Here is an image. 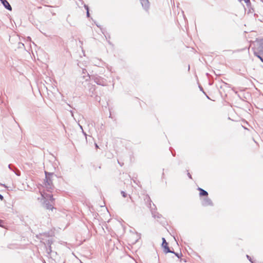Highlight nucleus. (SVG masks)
Listing matches in <instances>:
<instances>
[{"label":"nucleus","mask_w":263,"mask_h":263,"mask_svg":"<svg viewBox=\"0 0 263 263\" xmlns=\"http://www.w3.org/2000/svg\"><path fill=\"white\" fill-rule=\"evenodd\" d=\"M0 199H1V200H3V196H2L1 195H0Z\"/></svg>","instance_id":"f8f14e48"},{"label":"nucleus","mask_w":263,"mask_h":263,"mask_svg":"<svg viewBox=\"0 0 263 263\" xmlns=\"http://www.w3.org/2000/svg\"><path fill=\"white\" fill-rule=\"evenodd\" d=\"M96 148H98L99 147L98 145H97V144H96Z\"/></svg>","instance_id":"ddd939ff"},{"label":"nucleus","mask_w":263,"mask_h":263,"mask_svg":"<svg viewBox=\"0 0 263 263\" xmlns=\"http://www.w3.org/2000/svg\"><path fill=\"white\" fill-rule=\"evenodd\" d=\"M122 195H123V196L124 197H125L126 196V194H125V192H122Z\"/></svg>","instance_id":"9d476101"},{"label":"nucleus","mask_w":263,"mask_h":263,"mask_svg":"<svg viewBox=\"0 0 263 263\" xmlns=\"http://www.w3.org/2000/svg\"><path fill=\"white\" fill-rule=\"evenodd\" d=\"M46 180L45 181V189L41 192L42 196L43 198L44 202L45 204L46 208L48 210H52L54 199L53 198L52 190L53 189V185L52 180L48 178L46 176Z\"/></svg>","instance_id":"f257e3e1"},{"label":"nucleus","mask_w":263,"mask_h":263,"mask_svg":"<svg viewBox=\"0 0 263 263\" xmlns=\"http://www.w3.org/2000/svg\"><path fill=\"white\" fill-rule=\"evenodd\" d=\"M162 240H163V242H162V248L163 249L164 252L165 253H168V252L173 253V252L170 251V249L168 248V243L166 241L165 238H162Z\"/></svg>","instance_id":"7ed1b4c3"},{"label":"nucleus","mask_w":263,"mask_h":263,"mask_svg":"<svg viewBox=\"0 0 263 263\" xmlns=\"http://www.w3.org/2000/svg\"><path fill=\"white\" fill-rule=\"evenodd\" d=\"M4 223L3 220L0 219V226L2 227V224Z\"/></svg>","instance_id":"9b49d317"},{"label":"nucleus","mask_w":263,"mask_h":263,"mask_svg":"<svg viewBox=\"0 0 263 263\" xmlns=\"http://www.w3.org/2000/svg\"><path fill=\"white\" fill-rule=\"evenodd\" d=\"M143 7H147L148 5V0H140Z\"/></svg>","instance_id":"6e6552de"},{"label":"nucleus","mask_w":263,"mask_h":263,"mask_svg":"<svg viewBox=\"0 0 263 263\" xmlns=\"http://www.w3.org/2000/svg\"><path fill=\"white\" fill-rule=\"evenodd\" d=\"M143 200L145 201V204L148 206H151V200L150 197L148 195H144L143 197Z\"/></svg>","instance_id":"0eeeda50"},{"label":"nucleus","mask_w":263,"mask_h":263,"mask_svg":"<svg viewBox=\"0 0 263 263\" xmlns=\"http://www.w3.org/2000/svg\"><path fill=\"white\" fill-rule=\"evenodd\" d=\"M5 7L9 10H11L12 8L7 0H1Z\"/></svg>","instance_id":"423d86ee"},{"label":"nucleus","mask_w":263,"mask_h":263,"mask_svg":"<svg viewBox=\"0 0 263 263\" xmlns=\"http://www.w3.org/2000/svg\"><path fill=\"white\" fill-rule=\"evenodd\" d=\"M198 190L199 191V196H201V197L204 196V197H208L209 194L206 191H205V190H204L203 189H202L200 187H198Z\"/></svg>","instance_id":"20e7f679"},{"label":"nucleus","mask_w":263,"mask_h":263,"mask_svg":"<svg viewBox=\"0 0 263 263\" xmlns=\"http://www.w3.org/2000/svg\"><path fill=\"white\" fill-rule=\"evenodd\" d=\"M259 54H257L256 53H255V54L263 62V59L260 56L261 55L263 57V39L260 41V46L259 47Z\"/></svg>","instance_id":"f03ea898"},{"label":"nucleus","mask_w":263,"mask_h":263,"mask_svg":"<svg viewBox=\"0 0 263 263\" xmlns=\"http://www.w3.org/2000/svg\"><path fill=\"white\" fill-rule=\"evenodd\" d=\"M85 8H86V10H87V15L88 17H89V10H88V6H85Z\"/></svg>","instance_id":"1a4fd4ad"},{"label":"nucleus","mask_w":263,"mask_h":263,"mask_svg":"<svg viewBox=\"0 0 263 263\" xmlns=\"http://www.w3.org/2000/svg\"><path fill=\"white\" fill-rule=\"evenodd\" d=\"M176 256H177L179 257V256L177 254H176Z\"/></svg>","instance_id":"4468645a"},{"label":"nucleus","mask_w":263,"mask_h":263,"mask_svg":"<svg viewBox=\"0 0 263 263\" xmlns=\"http://www.w3.org/2000/svg\"><path fill=\"white\" fill-rule=\"evenodd\" d=\"M203 204L204 206H213V203L212 200L208 197L204 200Z\"/></svg>","instance_id":"39448f33"}]
</instances>
